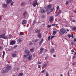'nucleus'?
<instances>
[{"instance_id":"f257e3e1","label":"nucleus","mask_w":76,"mask_h":76,"mask_svg":"<svg viewBox=\"0 0 76 76\" xmlns=\"http://www.w3.org/2000/svg\"><path fill=\"white\" fill-rule=\"evenodd\" d=\"M52 6V5L51 4H49L47 6V9L46 11H48V10H51L50 12H49V13L48 12L47 13L48 15L50 14V13H51V12H53V11L54 10V8H53L52 9V8L51 7Z\"/></svg>"},{"instance_id":"f03ea898","label":"nucleus","mask_w":76,"mask_h":76,"mask_svg":"<svg viewBox=\"0 0 76 76\" xmlns=\"http://www.w3.org/2000/svg\"><path fill=\"white\" fill-rule=\"evenodd\" d=\"M10 69H11V66H7L6 67V69L2 71V73H7L9 70H10Z\"/></svg>"},{"instance_id":"7ed1b4c3","label":"nucleus","mask_w":76,"mask_h":76,"mask_svg":"<svg viewBox=\"0 0 76 76\" xmlns=\"http://www.w3.org/2000/svg\"><path fill=\"white\" fill-rule=\"evenodd\" d=\"M12 1V0H7L6 2L7 4H4L3 5V7H7V4H9L10 3H11Z\"/></svg>"},{"instance_id":"20e7f679","label":"nucleus","mask_w":76,"mask_h":76,"mask_svg":"<svg viewBox=\"0 0 76 76\" xmlns=\"http://www.w3.org/2000/svg\"><path fill=\"white\" fill-rule=\"evenodd\" d=\"M5 33H4L3 34L0 35V37L3 39H7L8 37L6 36H5Z\"/></svg>"},{"instance_id":"39448f33","label":"nucleus","mask_w":76,"mask_h":76,"mask_svg":"<svg viewBox=\"0 0 76 76\" xmlns=\"http://www.w3.org/2000/svg\"><path fill=\"white\" fill-rule=\"evenodd\" d=\"M66 32V30L63 28H62L60 30L59 33L60 35H63Z\"/></svg>"},{"instance_id":"423d86ee","label":"nucleus","mask_w":76,"mask_h":76,"mask_svg":"<svg viewBox=\"0 0 76 76\" xmlns=\"http://www.w3.org/2000/svg\"><path fill=\"white\" fill-rule=\"evenodd\" d=\"M17 54H18V52L16 51L13 52L12 53V55L11 56L12 57H17Z\"/></svg>"},{"instance_id":"0eeeda50","label":"nucleus","mask_w":76,"mask_h":76,"mask_svg":"<svg viewBox=\"0 0 76 76\" xmlns=\"http://www.w3.org/2000/svg\"><path fill=\"white\" fill-rule=\"evenodd\" d=\"M37 3H38L37 0H35L33 2V4H32L33 6V7H35L36 6H37Z\"/></svg>"},{"instance_id":"6e6552de","label":"nucleus","mask_w":76,"mask_h":76,"mask_svg":"<svg viewBox=\"0 0 76 76\" xmlns=\"http://www.w3.org/2000/svg\"><path fill=\"white\" fill-rule=\"evenodd\" d=\"M25 53L27 54L28 56H30V55H31V53H30V52L29 51L27 50L26 49L25 50Z\"/></svg>"},{"instance_id":"1a4fd4ad","label":"nucleus","mask_w":76,"mask_h":76,"mask_svg":"<svg viewBox=\"0 0 76 76\" xmlns=\"http://www.w3.org/2000/svg\"><path fill=\"white\" fill-rule=\"evenodd\" d=\"M46 12V11L44 9H41L40 10L39 12L40 13H44Z\"/></svg>"},{"instance_id":"9d476101","label":"nucleus","mask_w":76,"mask_h":76,"mask_svg":"<svg viewBox=\"0 0 76 76\" xmlns=\"http://www.w3.org/2000/svg\"><path fill=\"white\" fill-rule=\"evenodd\" d=\"M44 48H41L40 49L39 53H40V54H42V53H43V51H44Z\"/></svg>"},{"instance_id":"9b49d317","label":"nucleus","mask_w":76,"mask_h":76,"mask_svg":"<svg viewBox=\"0 0 76 76\" xmlns=\"http://www.w3.org/2000/svg\"><path fill=\"white\" fill-rule=\"evenodd\" d=\"M26 12H24L23 13V18L24 19L26 18Z\"/></svg>"},{"instance_id":"f8f14e48","label":"nucleus","mask_w":76,"mask_h":76,"mask_svg":"<svg viewBox=\"0 0 76 76\" xmlns=\"http://www.w3.org/2000/svg\"><path fill=\"white\" fill-rule=\"evenodd\" d=\"M53 20V16H51L50 17V19H49V21L50 22H51Z\"/></svg>"},{"instance_id":"ddd939ff","label":"nucleus","mask_w":76,"mask_h":76,"mask_svg":"<svg viewBox=\"0 0 76 76\" xmlns=\"http://www.w3.org/2000/svg\"><path fill=\"white\" fill-rule=\"evenodd\" d=\"M29 56L27 58V60H31V59H32V55H31L30 56Z\"/></svg>"},{"instance_id":"4468645a","label":"nucleus","mask_w":76,"mask_h":76,"mask_svg":"<svg viewBox=\"0 0 76 76\" xmlns=\"http://www.w3.org/2000/svg\"><path fill=\"white\" fill-rule=\"evenodd\" d=\"M15 44V42L14 41H11L10 43V45H12Z\"/></svg>"},{"instance_id":"2eb2a0df","label":"nucleus","mask_w":76,"mask_h":76,"mask_svg":"<svg viewBox=\"0 0 76 76\" xmlns=\"http://www.w3.org/2000/svg\"><path fill=\"white\" fill-rule=\"evenodd\" d=\"M26 21L25 20H23L22 22L23 25H25L26 23Z\"/></svg>"},{"instance_id":"dca6fc26","label":"nucleus","mask_w":76,"mask_h":76,"mask_svg":"<svg viewBox=\"0 0 76 76\" xmlns=\"http://www.w3.org/2000/svg\"><path fill=\"white\" fill-rule=\"evenodd\" d=\"M47 64H48V63L47 62H46L42 66L43 67H45L47 66Z\"/></svg>"},{"instance_id":"f3484780","label":"nucleus","mask_w":76,"mask_h":76,"mask_svg":"<svg viewBox=\"0 0 76 76\" xmlns=\"http://www.w3.org/2000/svg\"><path fill=\"white\" fill-rule=\"evenodd\" d=\"M39 41V39H36L35 40H34V39H33L32 42H36Z\"/></svg>"},{"instance_id":"a211bd4d","label":"nucleus","mask_w":76,"mask_h":76,"mask_svg":"<svg viewBox=\"0 0 76 76\" xmlns=\"http://www.w3.org/2000/svg\"><path fill=\"white\" fill-rule=\"evenodd\" d=\"M19 70V68H17L14 69V72H18V71Z\"/></svg>"},{"instance_id":"6ab92c4d","label":"nucleus","mask_w":76,"mask_h":76,"mask_svg":"<svg viewBox=\"0 0 76 76\" xmlns=\"http://www.w3.org/2000/svg\"><path fill=\"white\" fill-rule=\"evenodd\" d=\"M43 39H42L41 41L39 42V45H41V44H42V42L43 41Z\"/></svg>"},{"instance_id":"aec40b11","label":"nucleus","mask_w":76,"mask_h":76,"mask_svg":"<svg viewBox=\"0 0 76 76\" xmlns=\"http://www.w3.org/2000/svg\"><path fill=\"white\" fill-rule=\"evenodd\" d=\"M25 5V2H21V6H24V5Z\"/></svg>"},{"instance_id":"412c9836","label":"nucleus","mask_w":76,"mask_h":76,"mask_svg":"<svg viewBox=\"0 0 76 76\" xmlns=\"http://www.w3.org/2000/svg\"><path fill=\"white\" fill-rule=\"evenodd\" d=\"M41 32V31L39 30H36L35 31V32L36 33H39Z\"/></svg>"},{"instance_id":"4be33fe9","label":"nucleus","mask_w":76,"mask_h":76,"mask_svg":"<svg viewBox=\"0 0 76 76\" xmlns=\"http://www.w3.org/2000/svg\"><path fill=\"white\" fill-rule=\"evenodd\" d=\"M61 10H59L58 12L56 14V16H57L58 15H59L60 14V13H61Z\"/></svg>"},{"instance_id":"5701e85b","label":"nucleus","mask_w":76,"mask_h":76,"mask_svg":"<svg viewBox=\"0 0 76 76\" xmlns=\"http://www.w3.org/2000/svg\"><path fill=\"white\" fill-rule=\"evenodd\" d=\"M55 51V50L54 49H52L50 50L51 53H53L54 51Z\"/></svg>"},{"instance_id":"b1692460","label":"nucleus","mask_w":76,"mask_h":76,"mask_svg":"<svg viewBox=\"0 0 76 76\" xmlns=\"http://www.w3.org/2000/svg\"><path fill=\"white\" fill-rule=\"evenodd\" d=\"M38 37L39 38H41V33H39L38 34Z\"/></svg>"},{"instance_id":"393cba45","label":"nucleus","mask_w":76,"mask_h":76,"mask_svg":"<svg viewBox=\"0 0 76 76\" xmlns=\"http://www.w3.org/2000/svg\"><path fill=\"white\" fill-rule=\"evenodd\" d=\"M57 32V31H53V34L54 35H56V33Z\"/></svg>"},{"instance_id":"a878e982","label":"nucleus","mask_w":76,"mask_h":76,"mask_svg":"<svg viewBox=\"0 0 76 76\" xmlns=\"http://www.w3.org/2000/svg\"><path fill=\"white\" fill-rule=\"evenodd\" d=\"M23 75V73H19L18 75V76H22V75Z\"/></svg>"},{"instance_id":"bb28decb","label":"nucleus","mask_w":76,"mask_h":76,"mask_svg":"<svg viewBox=\"0 0 76 76\" xmlns=\"http://www.w3.org/2000/svg\"><path fill=\"white\" fill-rule=\"evenodd\" d=\"M41 18L42 19L45 18V15H42V16Z\"/></svg>"},{"instance_id":"cd10ccee","label":"nucleus","mask_w":76,"mask_h":76,"mask_svg":"<svg viewBox=\"0 0 76 76\" xmlns=\"http://www.w3.org/2000/svg\"><path fill=\"white\" fill-rule=\"evenodd\" d=\"M3 55H2V57H4V55H5V52L4 51H3Z\"/></svg>"},{"instance_id":"c85d7f7f","label":"nucleus","mask_w":76,"mask_h":76,"mask_svg":"<svg viewBox=\"0 0 76 76\" xmlns=\"http://www.w3.org/2000/svg\"><path fill=\"white\" fill-rule=\"evenodd\" d=\"M22 41V39H21L20 38H19L18 39V41L19 42H21Z\"/></svg>"},{"instance_id":"c756f323","label":"nucleus","mask_w":76,"mask_h":76,"mask_svg":"<svg viewBox=\"0 0 76 76\" xmlns=\"http://www.w3.org/2000/svg\"><path fill=\"white\" fill-rule=\"evenodd\" d=\"M27 56H28V55H23V57L24 58H26V57H27Z\"/></svg>"},{"instance_id":"7c9ffc66","label":"nucleus","mask_w":76,"mask_h":76,"mask_svg":"<svg viewBox=\"0 0 76 76\" xmlns=\"http://www.w3.org/2000/svg\"><path fill=\"white\" fill-rule=\"evenodd\" d=\"M72 29L74 31H76V27H74Z\"/></svg>"},{"instance_id":"2f4dec72","label":"nucleus","mask_w":76,"mask_h":76,"mask_svg":"<svg viewBox=\"0 0 76 76\" xmlns=\"http://www.w3.org/2000/svg\"><path fill=\"white\" fill-rule=\"evenodd\" d=\"M13 4H14V2H13V1H12V3H11V6H12Z\"/></svg>"},{"instance_id":"473e14b6","label":"nucleus","mask_w":76,"mask_h":76,"mask_svg":"<svg viewBox=\"0 0 76 76\" xmlns=\"http://www.w3.org/2000/svg\"><path fill=\"white\" fill-rule=\"evenodd\" d=\"M36 20H34L33 21V25H35V23H36Z\"/></svg>"},{"instance_id":"72a5a7b5","label":"nucleus","mask_w":76,"mask_h":76,"mask_svg":"<svg viewBox=\"0 0 76 76\" xmlns=\"http://www.w3.org/2000/svg\"><path fill=\"white\" fill-rule=\"evenodd\" d=\"M9 37L10 38H11L12 37V36L11 34H9Z\"/></svg>"},{"instance_id":"f704fd0d","label":"nucleus","mask_w":76,"mask_h":76,"mask_svg":"<svg viewBox=\"0 0 76 76\" xmlns=\"http://www.w3.org/2000/svg\"><path fill=\"white\" fill-rule=\"evenodd\" d=\"M30 51L31 52H33L34 51V49H30Z\"/></svg>"},{"instance_id":"c9c22d12","label":"nucleus","mask_w":76,"mask_h":76,"mask_svg":"<svg viewBox=\"0 0 76 76\" xmlns=\"http://www.w3.org/2000/svg\"><path fill=\"white\" fill-rule=\"evenodd\" d=\"M68 37H69V38H70L71 37V35H70V34H68Z\"/></svg>"},{"instance_id":"e433bc0d","label":"nucleus","mask_w":76,"mask_h":76,"mask_svg":"<svg viewBox=\"0 0 76 76\" xmlns=\"http://www.w3.org/2000/svg\"><path fill=\"white\" fill-rule=\"evenodd\" d=\"M28 45H33L32 42H30L28 43Z\"/></svg>"},{"instance_id":"4c0bfd02","label":"nucleus","mask_w":76,"mask_h":76,"mask_svg":"<svg viewBox=\"0 0 76 76\" xmlns=\"http://www.w3.org/2000/svg\"><path fill=\"white\" fill-rule=\"evenodd\" d=\"M45 71V69H44L41 72L42 73H44Z\"/></svg>"},{"instance_id":"58836bf2","label":"nucleus","mask_w":76,"mask_h":76,"mask_svg":"<svg viewBox=\"0 0 76 76\" xmlns=\"http://www.w3.org/2000/svg\"><path fill=\"white\" fill-rule=\"evenodd\" d=\"M55 36H52L51 37V39H53V38H54V37Z\"/></svg>"},{"instance_id":"ea45409f","label":"nucleus","mask_w":76,"mask_h":76,"mask_svg":"<svg viewBox=\"0 0 76 76\" xmlns=\"http://www.w3.org/2000/svg\"><path fill=\"white\" fill-rule=\"evenodd\" d=\"M68 4H69V1H67L66 2V4L67 5Z\"/></svg>"},{"instance_id":"a19ab883","label":"nucleus","mask_w":76,"mask_h":76,"mask_svg":"<svg viewBox=\"0 0 76 76\" xmlns=\"http://www.w3.org/2000/svg\"><path fill=\"white\" fill-rule=\"evenodd\" d=\"M51 26V25H48L47 26V27L49 28H50V27Z\"/></svg>"},{"instance_id":"79ce46f5","label":"nucleus","mask_w":76,"mask_h":76,"mask_svg":"<svg viewBox=\"0 0 76 76\" xmlns=\"http://www.w3.org/2000/svg\"><path fill=\"white\" fill-rule=\"evenodd\" d=\"M69 1L70 2V3H71V2H73V0H69Z\"/></svg>"},{"instance_id":"37998d69","label":"nucleus","mask_w":76,"mask_h":76,"mask_svg":"<svg viewBox=\"0 0 76 76\" xmlns=\"http://www.w3.org/2000/svg\"><path fill=\"white\" fill-rule=\"evenodd\" d=\"M48 40H50V36H49L48 38Z\"/></svg>"},{"instance_id":"c03bdc74","label":"nucleus","mask_w":76,"mask_h":76,"mask_svg":"<svg viewBox=\"0 0 76 76\" xmlns=\"http://www.w3.org/2000/svg\"><path fill=\"white\" fill-rule=\"evenodd\" d=\"M20 35H23V33L22 32H20Z\"/></svg>"},{"instance_id":"a18cd8bd","label":"nucleus","mask_w":76,"mask_h":76,"mask_svg":"<svg viewBox=\"0 0 76 76\" xmlns=\"http://www.w3.org/2000/svg\"><path fill=\"white\" fill-rule=\"evenodd\" d=\"M59 8V7L57 6V7H56V9H57L58 10H59V8Z\"/></svg>"},{"instance_id":"49530a36","label":"nucleus","mask_w":76,"mask_h":76,"mask_svg":"<svg viewBox=\"0 0 76 76\" xmlns=\"http://www.w3.org/2000/svg\"><path fill=\"white\" fill-rule=\"evenodd\" d=\"M38 68H41V66L39 65H38Z\"/></svg>"},{"instance_id":"de8ad7c7","label":"nucleus","mask_w":76,"mask_h":76,"mask_svg":"<svg viewBox=\"0 0 76 76\" xmlns=\"http://www.w3.org/2000/svg\"><path fill=\"white\" fill-rule=\"evenodd\" d=\"M52 25V26H55V25H56V24H53Z\"/></svg>"},{"instance_id":"09e8293b","label":"nucleus","mask_w":76,"mask_h":76,"mask_svg":"<svg viewBox=\"0 0 76 76\" xmlns=\"http://www.w3.org/2000/svg\"><path fill=\"white\" fill-rule=\"evenodd\" d=\"M71 37H72V38H73V34H72Z\"/></svg>"},{"instance_id":"8fccbe9b","label":"nucleus","mask_w":76,"mask_h":76,"mask_svg":"<svg viewBox=\"0 0 76 76\" xmlns=\"http://www.w3.org/2000/svg\"><path fill=\"white\" fill-rule=\"evenodd\" d=\"M17 47V45H15L14 47V48H16Z\"/></svg>"},{"instance_id":"3c124183","label":"nucleus","mask_w":76,"mask_h":76,"mask_svg":"<svg viewBox=\"0 0 76 76\" xmlns=\"http://www.w3.org/2000/svg\"><path fill=\"white\" fill-rule=\"evenodd\" d=\"M49 76V75L48 74V73L47 72H46V76Z\"/></svg>"},{"instance_id":"603ef678","label":"nucleus","mask_w":76,"mask_h":76,"mask_svg":"<svg viewBox=\"0 0 76 76\" xmlns=\"http://www.w3.org/2000/svg\"><path fill=\"white\" fill-rule=\"evenodd\" d=\"M53 57H56V55H53Z\"/></svg>"},{"instance_id":"864d4df0","label":"nucleus","mask_w":76,"mask_h":76,"mask_svg":"<svg viewBox=\"0 0 76 76\" xmlns=\"http://www.w3.org/2000/svg\"><path fill=\"white\" fill-rule=\"evenodd\" d=\"M72 21L73 22H75V20H72Z\"/></svg>"},{"instance_id":"5fc2aeb1","label":"nucleus","mask_w":76,"mask_h":76,"mask_svg":"<svg viewBox=\"0 0 76 76\" xmlns=\"http://www.w3.org/2000/svg\"><path fill=\"white\" fill-rule=\"evenodd\" d=\"M38 64H41V62H38Z\"/></svg>"},{"instance_id":"6e6d98bb","label":"nucleus","mask_w":76,"mask_h":76,"mask_svg":"<svg viewBox=\"0 0 76 76\" xmlns=\"http://www.w3.org/2000/svg\"><path fill=\"white\" fill-rule=\"evenodd\" d=\"M72 65H73V66H75V65H76V64H75V63H73V64H72Z\"/></svg>"},{"instance_id":"4d7b16f0","label":"nucleus","mask_w":76,"mask_h":76,"mask_svg":"<svg viewBox=\"0 0 76 76\" xmlns=\"http://www.w3.org/2000/svg\"><path fill=\"white\" fill-rule=\"evenodd\" d=\"M71 51L72 52H75V51H74V50H71Z\"/></svg>"},{"instance_id":"13d9d810","label":"nucleus","mask_w":76,"mask_h":76,"mask_svg":"<svg viewBox=\"0 0 76 76\" xmlns=\"http://www.w3.org/2000/svg\"><path fill=\"white\" fill-rule=\"evenodd\" d=\"M68 76H70V75H69V70H68Z\"/></svg>"},{"instance_id":"bf43d9fd","label":"nucleus","mask_w":76,"mask_h":76,"mask_svg":"<svg viewBox=\"0 0 76 76\" xmlns=\"http://www.w3.org/2000/svg\"><path fill=\"white\" fill-rule=\"evenodd\" d=\"M75 57H76V56H73V57L72 59H73L75 58Z\"/></svg>"},{"instance_id":"052dcab7","label":"nucleus","mask_w":76,"mask_h":76,"mask_svg":"<svg viewBox=\"0 0 76 76\" xmlns=\"http://www.w3.org/2000/svg\"><path fill=\"white\" fill-rule=\"evenodd\" d=\"M51 43H52V45H54V43H53V42H52Z\"/></svg>"},{"instance_id":"680f3d73","label":"nucleus","mask_w":76,"mask_h":76,"mask_svg":"<svg viewBox=\"0 0 76 76\" xmlns=\"http://www.w3.org/2000/svg\"><path fill=\"white\" fill-rule=\"evenodd\" d=\"M48 58V57H46L45 58V60H47V58Z\"/></svg>"},{"instance_id":"e2e57ef3","label":"nucleus","mask_w":76,"mask_h":76,"mask_svg":"<svg viewBox=\"0 0 76 76\" xmlns=\"http://www.w3.org/2000/svg\"><path fill=\"white\" fill-rule=\"evenodd\" d=\"M1 48H2L1 46L0 45V50H1Z\"/></svg>"},{"instance_id":"0e129e2a","label":"nucleus","mask_w":76,"mask_h":76,"mask_svg":"<svg viewBox=\"0 0 76 76\" xmlns=\"http://www.w3.org/2000/svg\"><path fill=\"white\" fill-rule=\"evenodd\" d=\"M74 41L75 42H76V39H74Z\"/></svg>"},{"instance_id":"69168bd1","label":"nucleus","mask_w":76,"mask_h":76,"mask_svg":"<svg viewBox=\"0 0 76 76\" xmlns=\"http://www.w3.org/2000/svg\"><path fill=\"white\" fill-rule=\"evenodd\" d=\"M29 22H30V23H31L32 22L31 20H29Z\"/></svg>"},{"instance_id":"338daca9","label":"nucleus","mask_w":76,"mask_h":76,"mask_svg":"<svg viewBox=\"0 0 76 76\" xmlns=\"http://www.w3.org/2000/svg\"><path fill=\"white\" fill-rule=\"evenodd\" d=\"M66 31H69V30H68V29H67Z\"/></svg>"},{"instance_id":"774afa93","label":"nucleus","mask_w":76,"mask_h":76,"mask_svg":"<svg viewBox=\"0 0 76 76\" xmlns=\"http://www.w3.org/2000/svg\"><path fill=\"white\" fill-rule=\"evenodd\" d=\"M75 56H76V52H75Z\"/></svg>"}]
</instances>
